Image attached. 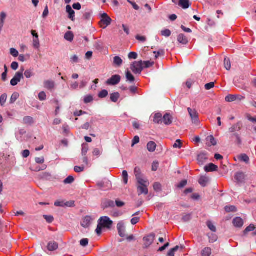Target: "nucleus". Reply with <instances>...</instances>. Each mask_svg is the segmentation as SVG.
I'll use <instances>...</instances> for the list:
<instances>
[{
  "label": "nucleus",
  "instance_id": "obj_62",
  "mask_svg": "<svg viewBox=\"0 0 256 256\" xmlns=\"http://www.w3.org/2000/svg\"><path fill=\"white\" fill-rule=\"evenodd\" d=\"M139 142L140 138L138 137V136H135L132 140V146H134L136 144H138Z\"/></svg>",
  "mask_w": 256,
  "mask_h": 256
},
{
  "label": "nucleus",
  "instance_id": "obj_51",
  "mask_svg": "<svg viewBox=\"0 0 256 256\" xmlns=\"http://www.w3.org/2000/svg\"><path fill=\"white\" fill-rule=\"evenodd\" d=\"M209 237V241L210 242H214L217 240L218 237L215 234H212L210 236H208Z\"/></svg>",
  "mask_w": 256,
  "mask_h": 256
},
{
  "label": "nucleus",
  "instance_id": "obj_2",
  "mask_svg": "<svg viewBox=\"0 0 256 256\" xmlns=\"http://www.w3.org/2000/svg\"><path fill=\"white\" fill-rule=\"evenodd\" d=\"M130 68L134 74H140L144 69L142 60L134 62L131 64Z\"/></svg>",
  "mask_w": 256,
  "mask_h": 256
},
{
  "label": "nucleus",
  "instance_id": "obj_10",
  "mask_svg": "<svg viewBox=\"0 0 256 256\" xmlns=\"http://www.w3.org/2000/svg\"><path fill=\"white\" fill-rule=\"evenodd\" d=\"M134 174L138 182H140L142 181L146 180L142 178V174L140 168L136 167L134 170Z\"/></svg>",
  "mask_w": 256,
  "mask_h": 256
},
{
  "label": "nucleus",
  "instance_id": "obj_42",
  "mask_svg": "<svg viewBox=\"0 0 256 256\" xmlns=\"http://www.w3.org/2000/svg\"><path fill=\"white\" fill-rule=\"evenodd\" d=\"M74 178L72 176H69L64 181V184H71L74 182Z\"/></svg>",
  "mask_w": 256,
  "mask_h": 256
},
{
  "label": "nucleus",
  "instance_id": "obj_54",
  "mask_svg": "<svg viewBox=\"0 0 256 256\" xmlns=\"http://www.w3.org/2000/svg\"><path fill=\"white\" fill-rule=\"evenodd\" d=\"M182 147V143L180 140H177L175 144L173 145L174 148H180Z\"/></svg>",
  "mask_w": 256,
  "mask_h": 256
},
{
  "label": "nucleus",
  "instance_id": "obj_9",
  "mask_svg": "<svg viewBox=\"0 0 256 256\" xmlns=\"http://www.w3.org/2000/svg\"><path fill=\"white\" fill-rule=\"evenodd\" d=\"M188 111L191 118L192 120L193 123L196 124L198 122V114L196 110H192L188 108Z\"/></svg>",
  "mask_w": 256,
  "mask_h": 256
},
{
  "label": "nucleus",
  "instance_id": "obj_22",
  "mask_svg": "<svg viewBox=\"0 0 256 256\" xmlns=\"http://www.w3.org/2000/svg\"><path fill=\"white\" fill-rule=\"evenodd\" d=\"M55 84L52 80H46L44 82V87L48 90H52L54 88Z\"/></svg>",
  "mask_w": 256,
  "mask_h": 256
},
{
  "label": "nucleus",
  "instance_id": "obj_18",
  "mask_svg": "<svg viewBox=\"0 0 256 256\" xmlns=\"http://www.w3.org/2000/svg\"><path fill=\"white\" fill-rule=\"evenodd\" d=\"M208 159L206 154L202 153L198 156V161L200 165H202Z\"/></svg>",
  "mask_w": 256,
  "mask_h": 256
},
{
  "label": "nucleus",
  "instance_id": "obj_61",
  "mask_svg": "<svg viewBox=\"0 0 256 256\" xmlns=\"http://www.w3.org/2000/svg\"><path fill=\"white\" fill-rule=\"evenodd\" d=\"M154 53L155 54V58H158L160 55H164V50H161L158 52H154Z\"/></svg>",
  "mask_w": 256,
  "mask_h": 256
},
{
  "label": "nucleus",
  "instance_id": "obj_58",
  "mask_svg": "<svg viewBox=\"0 0 256 256\" xmlns=\"http://www.w3.org/2000/svg\"><path fill=\"white\" fill-rule=\"evenodd\" d=\"M128 57L129 59H136L138 58V54L135 52H130L129 53Z\"/></svg>",
  "mask_w": 256,
  "mask_h": 256
},
{
  "label": "nucleus",
  "instance_id": "obj_29",
  "mask_svg": "<svg viewBox=\"0 0 256 256\" xmlns=\"http://www.w3.org/2000/svg\"><path fill=\"white\" fill-rule=\"evenodd\" d=\"M120 98V94L118 92H114L110 94V99L114 102H116Z\"/></svg>",
  "mask_w": 256,
  "mask_h": 256
},
{
  "label": "nucleus",
  "instance_id": "obj_1",
  "mask_svg": "<svg viewBox=\"0 0 256 256\" xmlns=\"http://www.w3.org/2000/svg\"><path fill=\"white\" fill-rule=\"evenodd\" d=\"M138 186H137V190L138 195L140 196L141 194L146 195L148 193V186H149V182L146 180L144 181H142L140 182H138Z\"/></svg>",
  "mask_w": 256,
  "mask_h": 256
},
{
  "label": "nucleus",
  "instance_id": "obj_40",
  "mask_svg": "<svg viewBox=\"0 0 256 256\" xmlns=\"http://www.w3.org/2000/svg\"><path fill=\"white\" fill-rule=\"evenodd\" d=\"M126 78L130 82H134L135 80L134 77L132 75L130 71L126 72Z\"/></svg>",
  "mask_w": 256,
  "mask_h": 256
},
{
  "label": "nucleus",
  "instance_id": "obj_7",
  "mask_svg": "<svg viewBox=\"0 0 256 256\" xmlns=\"http://www.w3.org/2000/svg\"><path fill=\"white\" fill-rule=\"evenodd\" d=\"M244 99V97L243 96H242L240 95V94H236V95L228 94L225 98V100L227 102H234L236 100L240 101Z\"/></svg>",
  "mask_w": 256,
  "mask_h": 256
},
{
  "label": "nucleus",
  "instance_id": "obj_11",
  "mask_svg": "<svg viewBox=\"0 0 256 256\" xmlns=\"http://www.w3.org/2000/svg\"><path fill=\"white\" fill-rule=\"evenodd\" d=\"M117 229L120 236L124 237L126 236V228L123 222H120L118 224Z\"/></svg>",
  "mask_w": 256,
  "mask_h": 256
},
{
  "label": "nucleus",
  "instance_id": "obj_46",
  "mask_svg": "<svg viewBox=\"0 0 256 256\" xmlns=\"http://www.w3.org/2000/svg\"><path fill=\"white\" fill-rule=\"evenodd\" d=\"M224 209L226 212H234L236 210V208L234 206H226Z\"/></svg>",
  "mask_w": 256,
  "mask_h": 256
},
{
  "label": "nucleus",
  "instance_id": "obj_53",
  "mask_svg": "<svg viewBox=\"0 0 256 256\" xmlns=\"http://www.w3.org/2000/svg\"><path fill=\"white\" fill-rule=\"evenodd\" d=\"M10 54L14 57L18 56V52L14 48H11L10 49Z\"/></svg>",
  "mask_w": 256,
  "mask_h": 256
},
{
  "label": "nucleus",
  "instance_id": "obj_19",
  "mask_svg": "<svg viewBox=\"0 0 256 256\" xmlns=\"http://www.w3.org/2000/svg\"><path fill=\"white\" fill-rule=\"evenodd\" d=\"M238 182L242 183L245 180V175L243 172H238L234 176Z\"/></svg>",
  "mask_w": 256,
  "mask_h": 256
},
{
  "label": "nucleus",
  "instance_id": "obj_5",
  "mask_svg": "<svg viewBox=\"0 0 256 256\" xmlns=\"http://www.w3.org/2000/svg\"><path fill=\"white\" fill-rule=\"evenodd\" d=\"M99 224L104 228H110L112 224V221L108 216L100 218Z\"/></svg>",
  "mask_w": 256,
  "mask_h": 256
},
{
  "label": "nucleus",
  "instance_id": "obj_26",
  "mask_svg": "<svg viewBox=\"0 0 256 256\" xmlns=\"http://www.w3.org/2000/svg\"><path fill=\"white\" fill-rule=\"evenodd\" d=\"M208 181L209 179L208 178L202 176L199 179L198 182L202 186L204 187L207 185Z\"/></svg>",
  "mask_w": 256,
  "mask_h": 256
},
{
  "label": "nucleus",
  "instance_id": "obj_41",
  "mask_svg": "<svg viewBox=\"0 0 256 256\" xmlns=\"http://www.w3.org/2000/svg\"><path fill=\"white\" fill-rule=\"evenodd\" d=\"M7 95L6 94H2L0 98V104L4 106L6 101Z\"/></svg>",
  "mask_w": 256,
  "mask_h": 256
},
{
  "label": "nucleus",
  "instance_id": "obj_25",
  "mask_svg": "<svg viewBox=\"0 0 256 256\" xmlns=\"http://www.w3.org/2000/svg\"><path fill=\"white\" fill-rule=\"evenodd\" d=\"M146 147L150 152H154L156 150V144L154 142H150L148 143Z\"/></svg>",
  "mask_w": 256,
  "mask_h": 256
},
{
  "label": "nucleus",
  "instance_id": "obj_45",
  "mask_svg": "<svg viewBox=\"0 0 256 256\" xmlns=\"http://www.w3.org/2000/svg\"><path fill=\"white\" fill-rule=\"evenodd\" d=\"M108 95V92L106 90H104L100 92L98 96L100 98H103L106 97Z\"/></svg>",
  "mask_w": 256,
  "mask_h": 256
},
{
  "label": "nucleus",
  "instance_id": "obj_21",
  "mask_svg": "<svg viewBox=\"0 0 256 256\" xmlns=\"http://www.w3.org/2000/svg\"><path fill=\"white\" fill-rule=\"evenodd\" d=\"M178 41L182 44H186L188 43L187 38L182 34H180L178 36Z\"/></svg>",
  "mask_w": 256,
  "mask_h": 256
},
{
  "label": "nucleus",
  "instance_id": "obj_13",
  "mask_svg": "<svg viewBox=\"0 0 256 256\" xmlns=\"http://www.w3.org/2000/svg\"><path fill=\"white\" fill-rule=\"evenodd\" d=\"M232 223L235 227L240 228L244 225V220L240 217H236L233 220Z\"/></svg>",
  "mask_w": 256,
  "mask_h": 256
},
{
  "label": "nucleus",
  "instance_id": "obj_60",
  "mask_svg": "<svg viewBox=\"0 0 256 256\" xmlns=\"http://www.w3.org/2000/svg\"><path fill=\"white\" fill-rule=\"evenodd\" d=\"M187 180H182V182H180L178 186H177V187L178 188H183L184 187L186 184H187Z\"/></svg>",
  "mask_w": 256,
  "mask_h": 256
},
{
  "label": "nucleus",
  "instance_id": "obj_8",
  "mask_svg": "<svg viewBox=\"0 0 256 256\" xmlns=\"http://www.w3.org/2000/svg\"><path fill=\"white\" fill-rule=\"evenodd\" d=\"M121 80L120 76L116 74L112 76L110 78L106 81V84L108 85L114 86L118 84Z\"/></svg>",
  "mask_w": 256,
  "mask_h": 256
},
{
  "label": "nucleus",
  "instance_id": "obj_32",
  "mask_svg": "<svg viewBox=\"0 0 256 256\" xmlns=\"http://www.w3.org/2000/svg\"><path fill=\"white\" fill-rule=\"evenodd\" d=\"M224 66L225 68L229 70L231 68V64L230 60L228 58H226L224 60Z\"/></svg>",
  "mask_w": 256,
  "mask_h": 256
},
{
  "label": "nucleus",
  "instance_id": "obj_50",
  "mask_svg": "<svg viewBox=\"0 0 256 256\" xmlns=\"http://www.w3.org/2000/svg\"><path fill=\"white\" fill-rule=\"evenodd\" d=\"M161 34L162 36L168 37L171 34V32L170 30H169L168 29H166V30H164L161 31Z\"/></svg>",
  "mask_w": 256,
  "mask_h": 256
},
{
  "label": "nucleus",
  "instance_id": "obj_49",
  "mask_svg": "<svg viewBox=\"0 0 256 256\" xmlns=\"http://www.w3.org/2000/svg\"><path fill=\"white\" fill-rule=\"evenodd\" d=\"M93 97L91 95H88L85 96L84 98V102L85 104H88L93 101Z\"/></svg>",
  "mask_w": 256,
  "mask_h": 256
},
{
  "label": "nucleus",
  "instance_id": "obj_63",
  "mask_svg": "<svg viewBox=\"0 0 256 256\" xmlns=\"http://www.w3.org/2000/svg\"><path fill=\"white\" fill-rule=\"evenodd\" d=\"M214 86V82H210L206 84L204 86V88L206 90H209L212 88H213Z\"/></svg>",
  "mask_w": 256,
  "mask_h": 256
},
{
  "label": "nucleus",
  "instance_id": "obj_37",
  "mask_svg": "<svg viewBox=\"0 0 256 256\" xmlns=\"http://www.w3.org/2000/svg\"><path fill=\"white\" fill-rule=\"evenodd\" d=\"M24 75L27 78H31L34 75L32 70L29 69L26 70L24 72Z\"/></svg>",
  "mask_w": 256,
  "mask_h": 256
},
{
  "label": "nucleus",
  "instance_id": "obj_35",
  "mask_svg": "<svg viewBox=\"0 0 256 256\" xmlns=\"http://www.w3.org/2000/svg\"><path fill=\"white\" fill-rule=\"evenodd\" d=\"M19 96L20 95L18 92H14V93H13L10 99V103L14 104L16 101V100L18 98Z\"/></svg>",
  "mask_w": 256,
  "mask_h": 256
},
{
  "label": "nucleus",
  "instance_id": "obj_31",
  "mask_svg": "<svg viewBox=\"0 0 256 256\" xmlns=\"http://www.w3.org/2000/svg\"><path fill=\"white\" fill-rule=\"evenodd\" d=\"M64 38L70 42H72L74 39V34L71 32H67L64 34Z\"/></svg>",
  "mask_w": 256,
  "mask_h": 256
},
{
  "label": "nucleus",
  "instance_id": "obj_34",
  "mask_svg": "<svg viewBox=\"0 0 256 256\" xmlns=\"http://www.w3.org/2000/svg\"><path fill=\"white\" fill-rule=\"evenodd\" d=\"M256 228L253 224H250L243 232L244 234L246 235L248 232H252L255 230Z\"/></svg>",
  "mask_w": 256,
  "mask_h": 256
},
{
  "label": "nucleus",
  "instance_id": "obj_44",
  "mask_svg": "<svg viewBox=\"0 0 256 256\" xmlns=\"http://www.w3.org/2000/svg\"><path fill=\"white\" fill-rule=\"evenodd\" d=\"M47 168V166L45 164L42 166L41 167L40 166H36L33 168H31L30 169L35 172H40V170H46Z\"/></svg>",
  "mask_w": 256,
  "mask_h": 256
},
{
  "label": "nucleus",
  "instance_id": "obj_27",
  "mask_svg": "<svg viewBox=\"0 0 256 256\" xmlns=\"http://www.w3.org/2000/svg\"><path fill=\"white\" fill-rule=\"evenodd\" d=\"M201 254L202 256H210L212 254V249L208 247L205 248L202 250Z\"/></svg>",
  "mask_w": 256,
  "mask_h": 256
},
{
  "label": "nucleus",
  "instance_id": "obj_38",
  "mask_svg": "<svg viewBox=\"0 0 256 256\" xmlns=\"http://www.w3.org/2000/svg\"><path fill=\"white\" fill-rule=\"evenodd\" d=\"M206 226L212 232H216V227L210 221H208L206 222Z\"/></svg>",
  "mask_w": 256,
  "mask_h": 256
},
{
  "label": "nucleus",
  "instance_id": "obj_59",
  "mask_svg": "<svg viewBox=\"0 0 256 256\" xmlns=\"http://www.w3.org/2000/svg\"><path fill=\"white\" fill-rule=\"evenodd\" d=\"M88 238H83L80 240V244L82 246H86L88 244Z\"/></svg>",
  "mask_w": 256,
  "mask_h": 256
},
{
  "label": "nucleus",
  "instance_id": "obj_36",
  "mask_svg": "<svg viewBox=\"0 0 256 256\" xmlns=\"http://www.w3.org/2000/svg\"><path fill=\"white\" fill-rule=\"evenodd\" d=\"M239 160L241 161L244 162L246 163H248L250 158L246 154H242L239 156Z\"/></svg>",
  "mask_w": 256,
  "mask_h": 256
},
{
  "label": "nucleus",
  "instance_id": "obj_30",
  "mask_svg": "<svg viewBox=\"0 0 256 256\" xmlns=\"http://www.w3.org/2000/svg\"><path fill=\"white\" fill-rule=\"evenodd\" d=\"M89 149L88 145L87 144H83L82 145V154L86 156Z\"/></svg>",
  "mask_w": 256,
  "mask_h": 256
},
{
  "label": "nucleus",
  "instance_id": "obj_16",
  "mask_svg": "<svg viewBox=\"0 0 256 256\" xmlns=\"http://www.w3.org/2000/svg\"><path fill=\"white\" fill-rule=\"evenodd\" d=\"M218 168V166L212 163L209 164L208 166H204V170L206 172L217 171Z\"/></svg>",
  "mask_w": 256,
  "mask_h": 256
},
{
  "label": "nucleus",
  "instance_id": "obj_43",
  "mask_svg": "<svg viewBox=\"0 0 256 256\" xmlns=\"http://www.w3.org/2000/svg\"><path fill=\"white\" fill-rule=\"evenodd\" d=\"M154 62L150 61L143 62V67L144 68H148L154 66Z\"/></svg>",
  "mask_w": 256,
  "mask_h": 256
},
{
  "label": "nucleus",
  "instance_id": "obj_64",
  "mask_svg": "<svg viewBox=\"0 0 256 256\" xmlns=\"http://www.w3.org/2000/svg\"><path fill=\"white\" fill-rule=\"evenodd\" d=\"M102 153V150L98 148H94L92 152L93 156H98Z\"/></svg>",
  "mask_w": 256,
  "mask_h": 256
},
{
  "label": "nucleus",
  "instance_id": "obj_57",
  "mask_svg": "<svg viewBox=\"0 0 256 256\" xmlns=\"http://www.w3.org/2000/svg\"><path fill=\"white\" fill-rule=\"evenodd\" d=\"M38 98L40 100L42 101L46 99V94L44 92H41L38 94Z\"/></svg>",
  "mask_w": 256,
  "mask_h": 256
},
{
  "label": "nucleus",
  "instance_id": "obj_52",
  "mask_svg": "<svg viewBox=\"0 0 256 256\" xmlns=\"http://www.w3.org/2000/svg\"><path fill=\"white\" fill-rule=\"evenodd\" d=\"M154 189L155 191L158 192L162 190V186L158 182H155L153 185Z\"/></svg>",
  "mask_w": 256,
  "mask_h": 256
},
{
  "label": "nucleus",
  "instance_id": "obj_3",
  "mask_svg": "<svg viewBox=\"0 0 256 256\" xmlns=\"http://www.w3.org/2000/svg\"><path fill=\"white\" fill-rule=\"evenodd\" d=\"M101 20L100 22V26L105 28L108 26L110 24L112 19L106 13H103L101 14Z\"/></svg>",
  "mask_w": 256,
  "mask_h": 256
},
{
  "label": "nucleus",
  "instance_id": "obj_39",
  "mask_svg": "<svg viewBox=\"0 0 256 256\" xmlns=\"http://www.w3.org/2000/svg\"><path fill=\"white\" fill-rule=\"evenodd\" d=\"M179 248V246H175L174 248L170 249L168 253V256H174V254L175 252L178 251V250Z\"/></svg>",
  "mask_w": 256,
  "mask_h": 256
},
{
  "label": "nucleus",
  "instance_id": "obj_6",
  "mask_svg": "<svg viewBox=\"0 0 256 256\" xmlns=\"http://www.w3.org/2000/svg\"><path fill=\"white\" fill-rule=\"evenodd\" d=\"M155 238V234H151L143 238L144 242V248H147L150 246L154 242Z\"/></svg>",
  "mask_w": 256,
  "mask_h": 256
},
{
  "label": "nucleus",
  "instance_id": "obj_28",
  "mask_svg": "<svg viewBox=\"0 0 256 256\" xmlns=\"http://www.w3.org/2000/svg\"><path fill=\"white\" fill-rule=\"evenodd\" d=\"M114 63L117 66H120L122 63V60L120 56H116L114 58Z\"/></svg>",
  "mask_w": 256,
  "mask_h": 256
},
{
  "label": "nucleus",
  "instance_id": "obj_4",
  "mask_svg": "<svg viewBox=\"0 0 256 256\" xmlns=\"http://www.w3.org/2000/svg\"><path fill=\"white\" fill-rule=\"evenodd\" d=\"M24 71V68H22L21 69L20 72H17L14 77L10 80V84L12 86H15L17 85L18 82H19L22 78H24L23 72Z\"/></svg>",
  "mask_w": 256,
  "mask_h": 256
},
{
  "label": "nucleus",
  "instance_id": "obj_12",
  "mask_svg": "<svg viewBox=\"0 0 256 256\" xmlns=\"http://www.w3.org/2000/svg\"><path fill=\"white\" fill-rule=\"evenodd\" d=\"M162 122L166 125H170L172 122V116L170 114H166L162 117Z\"/></svg>",
  "mask_w": 256,
  "mask_h": 256
},
{
  "label": "nucleus",
  "instance_id": "obj_56",
  "mask_svg": "<svg viewBox=\"0 0 256 256\" xmlns=\"http://www.w3.org/2000/svg\"><path fill=\"white\" fill-rule=\"evenodd\" d=\"M33 46L36 48L40 47V42L38 38H34L33 40Z\"/></svg>",
  "mask_w": 256,
  "mask_h": 256
},
{
  "label": "nucleus",
  "instance_id": "obj_15",
  "mask_svg": "<svg viewBox=\"0 0 256 256\" xmlns=\"http://www.w3.org/2000/svg\"><path fill=\"white\" fill-rule=\"evenodd\" d=\"M162 116L160 112H158L154 114V116L153 122L155 124H161L162 122Z\"/></svg>",
  "mask_w": 256,
  "mask_h": 256
},
{
  "label": "nucleus",
  "instance_id": "obj_17",
  "mask_svg": "<svg viewBox=\"0 0 256 256\" xmlns=\"http://www.w3.org/2000/svg\"><path fill=\"white\" fill-rule=\"evenodd\" d=\"M58 244L54 241L50 242H48L47 248L50 251L56 250L58 248Z\"/></svg>",
  "mask_w": 256,
  "mask_h": 256
},
{
  "label": "nucleus",
  "instance_id": "obj_23",
  "mask_svg": "<svg viewBox=\"0 0 256 256\" xmlns=\"http://www.w3.org/2000/svg\"><path fill=\"white\" fill-rule=\"evenodd\" d=\"M91 218L89 216H86L82 222L81 225L84 228H88L90 225Z\"/></svg>",
  "mask_w": 256,
  "mask_h": 256
},
{
  "label": "nucleus",
  "instance_id": "obj_24",
  "mask_svg": "<svg viewBox=\"0 0 256 256\" xmlns=\"http://www.w3.org/2000/svg\"><path fill=\"white\" fill-rule=\"evenodd\" d=\"M178 5L184 9H186L190 6L189 0H180Z\"/></svg>",
  "mask_w": 256,
  "mask_h": 256
},
{
  "label": "nucleus",
  "instance_id": "obj_33",
  "mask_svg": "<svg viewBox=\"0 0 256 256\" xmlns=\"http://www.w3.org/2000/svg\"><path fill=\"white\" fill-rule=\"evenodd\" d=\"M23 122L25 124H32L34 122L33 118L30 116H25L23 118Z\"/></svg>",
  "mask_w": 256,
  "mask_h": 256
},
{
  "label": "nucleus",
  "instance_id": "obj_14",
  "mask_svg": "<svg viewBox=\"0 0 256 256\" xmlns=\"http://www.w3.org/2000/svg\"><path fill=\"white\" fill-rule=\"evenodd\" d=\"M241 128L242 124L240 122H238L232 125V126L229 129V132L233 134L234 133H236V132L240 131Z\"/></svg>",
  "mask_w": 256,
  "mask_h": 256
},
{
  "label": "nucleus",
  "instance_id": "obj_47",
  "mask_svg": "<svg viewBox=\"0 0 256 256\" xmlns=\"http://www.w3.org/2000/svg\"><path fill=\"white\" fill-rule=\"evenodd\" d=\"M206 139L208 141L210 142L212 145L216 146V141L212 136H208Z\"/></svg>",
  "mask_w": 256,
  "mask_h": 256
},
{
  "label": "nucleus",
  "instance_id": "obj_20",
  "mask_svg": "<svg viewBox=\"0 0 256 256\" xmlns=\"http://www.w3.org/2000/svg\"><path fill=\"white\" fill-rule=\"evenodd\" d=\"M66 11L68 14V18L72 21H74L75 12L70 5H68L66 6Z\"/></svg>",
  "mask_w": 256,
  "mask_h": 256
},
{
  "label": "nucleus",
  "instance_id": "obj_48",
  "mask_svg": "<svg viewBox=\"0 0 256 256\" xmlns=\"http://www.w3.org/2000/svg\"><path fill=\"white\" fill-rule=\"evenodd\" d=\"M122 178L124 184H127L128 182V174L127 171L123 170L122 172Z\"/></svg>",
  "mask_w": 256,
  "mask_h": 256
},
{
  "label": "nucleus",
  "instance_id": "obj_55",
  "mask_svg": "<svg viewBox=\"0 0 256 256\" xmlns=\"http://www.w3.org/2000/svg\"><path fill=\"white\" fill-rule=\"evenodd\" d=\"M44 218L48 223H52L54 221V217L51 216L44 215Z\"/></svg>",
  "mask_w": 256,
  "mask_h": 256
}]
</instances>
